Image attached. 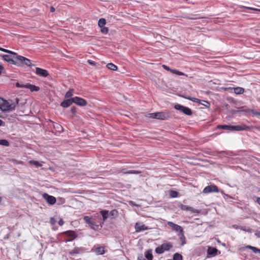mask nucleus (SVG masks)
Masks as SVG:
<instances>
[{
	"instance_id": "19",
	"label": "nucleus",
	"mask_w": 260,
	"mask_h": 260,
	"mask_svg": "<svg viewBox=\"0 0 260 260\" xmlns=\"http://www.w3.org/2000/svg\"><path fill=\"white\" fill-rule=\"evenodd\" d=\"M94 252L96 255H102L105 253V248L103 246H100L94 249Z\"/></svg>"
},
{
	"instance_id": "29",
	"label": "nucleus",
	"mask_w": 260,
	"mask_h": 260,
	"mask_svg": "<svg viewBox=\"0 0 260 260\" xmlns=\"http://www.w3.org/2000/svg\"><path fill=\"white\" fill-rule=\"evenodd\" d=\"M173 260H182V256L178 253H175L173 255Z\"/></svg>"
},
{
	"instance_id": "4",
	"label": "nucleus",
	"mask_w": 260,
	"mask_h": 260,
	"mask_svg": "<svg viewBox=\"0 0 260 260\" xmlns=\"http://www.w3.org/2000/svg\"><path fill=\"white\" fill-rule=\"evenodd\" d=\"M10 103L2 98H0V109L3 111H11Z\"/></svg>"
},
{
	"instance_id": "59",
	"label": "nucleus",
	"mask_w": 260,
	"mask_h": 260,
	"mask_svg": "<svg viewBox=\"0 0 260 260\" xmlns=\"http://www.w3.org/2000/svg\"><path fill=\"white\" fill-rule=\"evenodd\" d=\"M55 8L53 7H51V8H50V11L51 12H54L55 11Z\"/></svg>"
},
{
	"instance_id": "11",
	"label": "nucleus",
	"mask_w": 260,
	"mask_h": 260,
	"mask_svg": "<svg viewBox=\"0 0 260 260\" xmlns=\"http://www.w3.org/2000/svg\"><path fill=\"white\" fill-rule=\"evenodd\" d=\"M168 224L169 226L171 227L174 231L176 232H179L180 234L183 233V229L180 225L175 224L171 221H169L168 222Z\"/></svg>"
},
{
	"instance_id": "2",
	"label": "nucleus",
	"mask_w": 260,
	"mask_h": 260,
	"mask_svg": "<svg viewBox=\"0 0 260 260\" xmlns=\"http://www.w3.org/2000/svg\"><path fill=\"white\" fill-rule=\"evenodd\" d=\"M174 108L176 110L182 112L183 113L186 115L190 116L192 114V112L190 109L187 107L183 106L181 105L176 104L175 105Z\"/></svg>"
},
{
	"instance_id": "52",
	"label": "nucleus",
	"mask_w": 260,
	"mask_h": 260,
	"mask_svg": "<svg viewBox=\"0 0 260 260\" xmlns=\"http://www.w3.org/2000/svg\"><path fill=\"white\" fill-rule=\"evenodd\" d=\"M63 223H64V221L62 219H60V220L58 221V224L60 226L62 225Z\"/></svg>"
},
{
	"instance_id": "33",
	"label": "nucleus",
	"mask_w": 260,
	"mask_h": 260,
	"mask_svg": "<svg viewBox=\"0 0 260 260\" xmlns=\"http://www.w3.org/2000/svg\"><path fill=\"white\" fill-rule=\"evenodd\" d=\"M0 145L8 146L9 145V143L6 140H4V139L0 140Z\"/></svg>"
},
{
	"instance_id": "17",
	"label": "nucleus",
	"mask_w": 260,
	"mask_h": 260,
	"mask_svg": "<svg viewBox=\"0 0 260 260\" xmlns=\"http://www.w3.org/2000/svg\"><path fill=\"white\" fill-rule=\"evenodd\" d=\"M25 88L30 89L31 91H38L40 90L39 87L29 83L25 84Z\"/></svg>"
},
{
	"instance_id": "63",
	"label": "nucleus",
	"mask_w": 260,
	"mask_h": 260,
	"mask_svg": "<svg viewBox=\"0 0 260 260\" xmlns=\"http://www.w3.org/2000/svg\"><path fill=\"white\" fill-rule=\"evenodd\" d=\"M168 260H172V259H168Z\"/></svg>"
},
{
	"instance_id": "41",
	"label": "nucleus",
	"mask_w": 260,
	"mask_h": 260,
	"mask_svg": "<svg viewBox=\"0 0 260 260\" xmlns=\"http://www.w3.org/2000/svg\"><path fill=\"white\" fill-rule=\"evenodd\" d=\"M29 163L31 164H33L37 167H41L42 165L38 161L35 160H30Z\"/></svg>"
},
{
	"instance_id": "3",
	"label": "nucleus",
	"mask_w": 260,
	"mask_h": 260,
	"mask_svg": "<svg viewBox=\"0 0 260 260\" xmlns=\"http://www.w3.org/2000/svg\"><path fill=\"white\" fill-rule=\"evenodd\" d=\"M15 58L19 61L18 63L20 64V66L21 64H23L28 67L34 66V64H31L30 59L22 56L17 55Z\"/></svg>"
},
{
	"instance_id": "15",
	"label": "nucleus",
	"mask_w": 260,
	"mask_h": 260,
	"mask_svg": "<svg viewBox=\"0 0 260 260\" xmlns=\"http://www.w3.org/2000/svg\"><path fill=\"white\" fill-rule=\"evenodd\" d=\"M180 209L182 210H186V211H191L192 213H199V210L197 209H193V208L184 205H181L180 207Z\"/></svg>"
},
{
	"instance_id": "1",
	"label": "nucleus",
	"mask_w": 260,
	"mask_h": 260,
	"mask_svg": "<svg viewBox=\"0 0 260 260\" xmlns=\"http://www.w3.org/2000/svg\"><path fill=\"white\" fill-rule=\"evenodd\" d=\"M148 117L153 119L155 118L160 120H166L169 118V114L164 112H156L148 114Z\"/></svg>"
},
{
	"instance_id": "62",
	"label": "nucleus",
	"mask_w": 260,
	"mask_h": 260,
	"mask_svg": "<svg viewBox=\"0 0 260 260\" xmlns=\"http://www.w3.org/2000/svg\"><path fill=\"white\" fill-rule=\"evenodd\" d=\"M2 202V198L0 197V203Z\"/></svg>"
},
{
	"instance_id": "55",
	"label": "nucleus",
	"mask_w": 260,
	"mask_h": 260,
	"mask_svg": "<svg viewBox=\"0 0 260 260\" xmlns=\"http://www.w3.org/2000/svg\"><path fill=\"white\" fill-rule=\"evenodd\" d=\"M255 235L256 236H257V237H259L260 238V231L259 232H257L255 233Z\"/></svg>"
},
{
	"instance_id": "14",
	"label": "nucleus",
	"mask_w": 260,
	"mask_h": 260,
	"mask_svg": "<svg viewBox=\"0 0 260 260\" xmlns=\"http://www.w3.org/2000/svg\"><path fill=\"white\" fill-rule=\"evenodd\" d=\"M72 103H73V98L67 99L61 103L60 106L63 108H67L70 106Z\"/></svg>"
},
{
	"instance_id": "6",
	"label": "nucleus",
	"mask_w": 260,
	"mask_h": 260,
	"mask_svg": "<svg viewBox=\"0 0 260 260\" xmlns=\"http://www.w3.org/2000/svg\"><path fill=\"white\" fill-rule=\"evenodd\" d=\"M83 219L86 223L89 225L90 227L92 229L96 230L99 229V225L95 224V223L90 217L85 216L84 217Z\"/></svg>"
},
{
	"instance_id": "39",
	"label": "nucleus",
	"mask_w": 260,
	"mask_h": 260,
	"mask_svg": "<svg viewBox=\"0 0 260 260\" xmlns=\"http://www.w3.org/2000/svg\"><path fill=\"white\" fill-rule=\"evenodd\" d=\"M172 73H174V74H175L177 75H179V76H184L185 75V74L183 73V72H180L178 70H174L173 69V70H172Z\"/></svg>"
},
{
	"instance_id": "34",
	"label": "nucleus",
	"mask_w": 260,
	"mask_h": 260,
	"mask_svg": "<svg viewBox=\"0 0 260 260\" xmlns=\"http://www.w3.org/2000/svg\"><path fill=\"white\" fill-rule=\"evenodd\" d=\"M165 251L164 250L162 247L161 245L160 246L157 247L155 249V252L156 253L158 254H161L162 253Z\"/></svg>"
},
{
	"instance_id": "28",
	"label": "nucleus",
	"mask_w": 260,
	"mask_h": 260,
	"mask_svg": "<svg viewBox=\"0 0 260 260\" xmlns=\"http://www.w3.org/2000/svg\"><path fill=\"white\" fill-rule=\"evenodd\" d=\"M106 23V21L105 19L100 18L98 22V25L100 27H102L103 26H105Z\"/></svg>"
},
{
	"instance_id": "25",
	"label": "nucleus",
	"mask_w": 260,
	"mask_h": 260,
	"mask_svg": "<svg viewBox=\"0 0 260 260\" xmlns=\"http://www.w3.org/2000/svg\"><path fill=\"white\" fill-rule=\"evenodd\" d=\"M161 246L162 247V248L164 251H167L170 250L172 246V245L169 243H165L161 245Z\"/></svg>"
},
{
	"instance_id": "54",
	"label": "nucleus",
	"mask_w": 260,
	"mask_h": 260,
	"mask_svg": "<svg viewBox=\"0 0 260 260\" xmlns=\"http://www.w3.org/2000/svg\"><path fill=\"white\" fill-rule=\"evenodd\" d=\"M138 260H146L144 257L142 255L139 256L138 257Z\"/></svg>"
},
{
	"instance_id": "44",
	"label": "nucleus",
	"mask_w": 260,
	"mask_h": 260,
	"mask_svg": "<svg viewBox=\"0 0 260 260\" xmlns=\"http://www.w3.org/2000/svg\"><path fill=\"white\" fill-rule=\"evenodd\" d=\"M162 68L166 70H168V71H170L172 73V70H173V69H171V68H170L168 66H166V65H165V64H163L162 66Z\"/></svg>"
},
{
	"instance_id": "22",
	"label": "nucleus",
	"mask_w": 260,
	"mask_h": 260,
	"mask_svg": "<svg viewBox=\"0 0 260 260\" xmlns=\"http://www.w3.org/2000/svg\"><path fill=\"white\" fill-rule=\"evenodd\" d=\"M145 256L148 260H152L153 255L151 250H148L145 253Z\"/></svg>"
},
{
	"instance_id": "5",
	"label": "nucleus",
	"mask_w": 260,
	"mask_h": 260,
	"mask_svg": "<svg viewBox=\"0 0 260 260\" xmlns=\"http://www.w3.org/2000/svg\"><path fill=\"white\" fill-rule=\"evenodd\" d=\"M219 189L217 186L212 184L208 185L204 188L203 190V193L205 194L211 193V192H218Z\"/></svg>"
},
{
	"instance_id": "16",
	"label": "nucleus",
	"mask_w": 260,
	"mask_h": 260,
	"mask_svg": "<svg viewBox=\"0 0 260 260\" xmlns=\"http://www.w3.org/2000/svg\"><path fill=\"white\" fill-rule=\"evenodd\" d=\"M84 252V249L83 248L76 247L70 252V254L71 255H74L80 253H83Z\"/></svg>"
},
{
	"instance_id": "56",
	"label": "nucleus",
	"mask_w": 260,
	"mask_h": 260,
	"mask_svg": "<svg viewBox=\"0 0 260 260\" xmlns=\"http://www.w3.org/2000/svg\"><path fill=\"white\" fill-rule=\"evenodd\" d=\"M71 112L73 113V114H74L75 113V108H72L71 109Z\"/></svg>"
},
{
	"instance_id": "47",
	"label": "nucleus",
	"mask_w": 260,
	"mask_h": 260,
	"mask_svg": "<svg viewBox=\"0 0 260 260\" xmlns=\"http://www.w3.org/2000/svg\"><path fill=\"white\" fill-rule=\"evenodd\" d=\"M177 192L175 191H172L171 192V196L173 197V198H175V197H177Z\"/></svg>"
},
{
	"instance_id": "35",
	"label": "nucleus",
	"mask_w": 260,
	"mask_h": 260,
	"mask_svg": "<svg viewBox=\"0 0 260 260\" xmlns=\"http://www.w3.org/2000/svg\"><path fill=\"white\" fill-rule=\"evenodd\" d=\"M217 128H221L229 131L230 125H218Z\"/></svg>"
},
{
	"instance_id": "21",
	"label": "nucleus",
	"mask_w": 260,
	"mask_h": 260,
	"mask_svg": "<svg viewBox=\"0 0 260 260\" xmlns=\"http://www.w3.org/2000/svg\"><path fill=\"white\" fill-rule=\"evenodd\" d=\"M19 100L18 98H16L15 101L12 102L11 101L10 106H11V111L14 110L16 106L19 104Z\"/></svg>"
},
{
	"instance_id": "13",
	"label": "nucleus",
	"mask_w": 260,
	"mask_h": 260,
	"mask_svg": "<svg viewBox=\"0 0 260 260\" xmlns=\"http://www.w3.org/2000/svg\"><path fill=\"white\" fill-rule=\"evenodd\" d=\"M36 73L40 76L46 77L49 75L48 71L45 69H43L40 68H36Z\"/></svg>"
},
{
	"instance_id": "46",
	"label": "nucleus",
	"mask_w": 260,
	"mask_h": 260,
	"mask_svg": "<svg viewBox=\"0 0 260 260\" xmlns=\"http://www.w3.org/2000/svg\"><path fill=\"white\" fill-rule=\"evenodd\" d=\"M239 229L248 232H250L251 231V229H246L243 226L239 227Z\"/></svg>"
},
{
	"instance_id": "58",
	"label": "nucleus",
	"mask_w": 260,
	"mask_h": 260,
	"mask_svg": "<svg viewBox=\"0 0 260 260\" xmlns=\"http://www.w3.org/2000/svg\"><path fill=\"white\" fill-rule=\"evenodd\" d=\"M0 50L6 53L7 49L0 47Z\"/></svg>"
},
{
	"instance_id": "38",
	"label": "nucleus",
	"mask_w": 260,
	"mask_h": 260,
	"mask_svg": "<svg viewBox=\"0 0 260 260\" xmlns=\"http://www.w3.org/2000/svg\"><path fill=\"white\" fill-rule=\"evenodd\" d=\"M172 73H174V74H175L177 75H179V76H184L185 75V74L183 73V72H180L178 70H174L173 69V70H172Z\"/></svg>"
},
{
	"instance_id": "27",
	"label": "nucleus",
	"mask_w": 260,
	"mask_h": 260,
	"mask_svg": "<svg viewBox=\"0 0 260 260\" xmlns=\"http://www.w3.org/2000/svg\"><path fill=\"white\" fill-rule=\"evenodd\" d=\"M107 67L111 70L116 71L117 70V67L112 63H109L107 64Z\"/></svg>"
},
{
	"instance_id": "10",
	"label": "nucleus",
	"mask_w": 260,
	"mask_h": 260,
	"mask_svg": "<svg viewBox=\"0 0 260 260\" xmlns=\"http://www.w3.org/2000/svg\"><path fill=\"white\" fill-rule=\"evenodd\" d=\"M1 56L3 57L4 60L7 62H9L13 64L17 65L18 66H20V64L18 63V62L14 59L10 55H1Z\"/></svg>"
},
{
	"instance_id": "50",
	"label": "nucleus",
	"mask_w": 260,
	"mask_h": 260,
	"mask_svg": "<svg viewBox=\"0 0 260 260\" xmlns=\"http://www.w3.org/2000/svg\"><path fill=\"white\" fill-rule=\"evenodd\" d=\"M248 109H244L242 110H237V112H248V111H247Z\"/></svg>"
},
{
	"instance_id": "7",
	"label": "nucleus",
	"mask_w": 260,
	"mask_h": 260,
	"mask_svg": "<svg viewBox=\"0 0 260 260\" xmlns=\"http://www.w3.org/2000/svg\"><path fill=\"white\" fill-rule=\"evenodd\" d=\"M249 129V127L246 125H230L229 131H247Z\"/></svg>"
},
{
	"instance_id": "31",
	"label": "nucleus",
	"mask_w": 260,
	"mask_h": 260,
	"mask_svg": "<svg viewBox=\"0 0 260 260\" xmlns=\"http://www.w3.org/2000/svg\"><path fill=\"white\" fill-rule=\"evenodd\" d=\"M73 95V90L70 89L67 92L65 95L66 99H70V98Z\"/></svg>"
},
{
	"instance_id": "51",
	"label": "nucleus",
	"mask_w": 260,
	"mask_h": 260,
	"mask_svg": "<svg viewBox=\"0 0 260 260\" xmlns=\"http://www.w3.org/2000/svg\"><path fill=\"white\" fill-rule=\"evenodd\" d=\"M6 53H8L9 54H13V55H17V53L13 52L12 51L9 50L7 49Z\"/></svg>"
},
{
	"instance_id": "53",
	"label": "nucleus",
	"mask_w": 260,
	"mask_h": 260,
	"mask_svg": "<svg viewBox=\"0 0 260 260\" xmlns=\"http://www.w3.org/2000/svg\"><path fill=\"white\" fill-rule=\"evenodd\" d=\"M55 222V220H54V219L53 218H51L50 219V223L52 224H54Z\"/></svg>"
},
{
	"instance_id": "42",
	"label": "nucleus",
	"mask_w": 260,
	"mask_h": 260,
	"mask_svg": "<svg viewBox=\"0 0 260 260\" xmlns=\"http://www.w3.org/2000/svg\"><path fill=\"white\" fill-rule=\"evenodd\" d=\"M118 212L116 210H112L111 211L110 213H109V215L112 216H115L117 215Z\"/></svg>"
},
{
	"instance_id": "40",
	"label": "nucleus",
	"mask_w": 260,
	"mask_h": 260,
	"mask_svg": "<svg viewBox=\"0 0 260 260\" xmlns=\"http://www.w3.org/2000/svg\"><path fill=\"white\" fill-rule=\"evenodd\" d=\"M101 28V31L103 34H106L108 32V29L107 27H106L105 26H103Z\"/></svg>"
},
{
	"instance_id": "30",
	"label": "nucleus",
	"mask_w": 260,
	"mask_h": 260,
	"mask_svg": "<svg viewBox=\"0 0 260 260\" xmlns=\"http://www.w3.org/2000/svg\"><path fill=\"white\" fill-rule=\"evenodd\" d=\"M182 97H183V98H185L186 99H188V100H189L192 102H196V103H199L200 102V100L198 99H197V98H191V97H187V96H182Z\"/></svg>"
},
{
	"instance_id": "9",
	"label": "nucleus",
	"mask_w": 260,
	"mask_h": 260,
	"mask_svg": "<svg viewBox=\"0 0 260 260\" xmlns=\"http://www.w3.org/2000/svg\"><path fill=\"white\" fill-rule=\"evenodd\" d=\"M73 103L80 106H85L87 104L86 101L81 98L75 96L73 98Z\"/></svg>"
},
{
	"instance_id": "8",
	"label": "nucleus",
	"mask_w": 260,
	"mask_h": 260,
	"mask_svg": "<svg viewBox=\"0 0 260 260\" xmlns=\"http://www.w3.org/2000/svg\"><path fill=\"white\" fill-rule=\"evenodd\" d=\"M42 197L47 203L51 205H54L56 202V198L54 197L50 196L47 193H44Z\"/></svg>"
},
{
	"instance_id": "60",
	"label": "nucleus",
	"mask_w": 260,
	"mask_h": 260,
	"mask_svg": "<svg viewBox=\"0 0 260 260\" xmlns=\"http://www.w3.org/2000/svg\"><path fill=\"white\" fill-rule=\"evenodd\" d=\"M3 125H4V123L2 120L0 119V126Z\"/></svg>"
},
{
	"instance_id": "20",
	"label": "nucleus",
	"mask_w": 260,
	"mask_h": 260,
	"mask_svg": "<svg viewBox=\"0 0 260 260\" xmlns=\"http://www.w3.org/2000/svg\"><path fill=\"white\" fill-rule=\"evenodd\" d=\"M217 249L215 247H209L207 250V253L209 255H215L217 252Z\"/></svg>"
},
{
	"instance_id": "45",
	"label": "nucleus",
	"mask_w": 260,
	"mask_h": 260,
	"mask_svg": "<svg viewBox=\"0 0 260 260\" xmlns=\"http://www.w3.org/2000/svg\"><path fill=\"white\" fill-rule=\"evenodd\" d=\"M54 127L58 129V131H61L62 130L61 126L57 123H56V124L54 125Z\"/></svg>"
},
{
	"instance_id": "18",
	"label": "nucleus",
	"mask_w": 260,
	"mask_h": 260,
	"mask_svg": "<svg viewBox=\"0 0 260 260\" xmlns=\"http://www.w3.org/2000/svg\"><path fill=\"white\" fill-rule=\"evenodd\" d=\"M100 213L102 216L103 222L105 221L109 215L108 211L106 210H103L100 211Z\"/></svg>"
},
{
	"instance_id": "23",
	"label": "nucleus",
	"mask_w": 260,
	"mask_h": 260,
	"mask_svg": "<svg viewBox=\"0 0 260 260\" xmlns=\"http://www.w3.org/2000/svg\"><path fill=\"white\" fill-rule=\"evenodd\" d=\"M234 93L237 94H242L244 91V89L242 87H237L235 88H234Z\"/></svg>"
},
{
	"instance_id": "37",
	"label": "nucleus",
	"mask_w": 260,
	"mask_h": 260,
	"mask_svg": "<svg viewBox=\"0 0 260 260\" xmlns=\"http://www.w3.org/2000/svg\"><path fill=\"white\" fill-rule=\"evenodd\" d=\"M141 172L140 171H136V170H129V171H128L126 172H124V174H140L141 173Z\"/></svg>"
},
{
	"instance_id": "32",
	"label": "nucleus",
	"mask_w": 260,
	"mask_h": 260,
	"mask_svg": "<svg viewBox=\"0 0 260 260\" xmlns=\"http://www.w3.org/2000/svg\"><path fill=\"white\" fill-rule=\"evenodd\" d=\"M180 241L182 242L181 245L183 246L185 244V237L183 235V232L182 233H180Z\"/></svg>"
},
{
	"instance_id": "12",
	"label": "nucleus",
	"mask_w": 260,
	"mask_h": 260,
	"mask_svg": "<svg viewBox=\"0 0 260 260\" xmlns=\"http://www.w3.org/2000/svg\"><path fill=\"white\" fill-rule=\"evenodd\" d=\"M135 228L136 232H140L141 231L147 230L148 229V227L144 224L140 222H137L135 225Z\"/></svg>"
},
{
	"instance_id": "48",
	"label": "nucleus",
	"mask_w": 260,
	"mask_h": 260,
	"mask_svg": "<svg viewBox=\"0 0 260 260\" xmlns=\"http://www.w3.org/2000/svg\"><path fill=\"white\" fill-rule=\"evenodd\" d=\"M87 62L89 64H90V65H92V66H94L96 64V63L95 61L91 60H88L87 61Z\"/></svg>"
},
{
	"instance_id": "24",
	"label": "nucleus",
	"mask_w": 260,
	"mask_h": 260,
	"mask_svg": "<svg viewBox=\"0 0 260 260\" xmlns=\"http://www.w3.org/2000/svg\"><path fill=\"white\" fill-rule=\"evenodd\" d=\"M65 234L72 238V239L69 240L68 241H72V240L74 239L76 237V234L73 231H67L65 232Z\"/></svg>"
},
{
	"instance_id": "49",
	"label": "nucleus",
	"mask_w": 260,
	"mask_h": 260,
	"mask_svg": "<svg viewBox=\"0 0 260 260\" xmlns=\"http://www.w3.org/2000/svg\"><path fill=\"white\" fill-rule=\"evenodd\" d=\"M244 8H246L247 9H248V10H254V11H260V10H258V9H255V8H251V7H244Z\"/></svg>"
},
{
	"instance_id": "36",
	"label": "nucleus",
	"mask_w": 260,
	"mask_h": 260,
	"mask_svg": "<svg viewBox=\"0 0 260 260\" xmlns=\"http://www.w3.org/2000/svg\"><path fill=\"white\" fill-rule=\"evenodd\" d=\"M248 113H251L253 115L260 116V112H256L252 109H248Z\"/></svg>"
},
{
	"instance_id": "43",
	"label": "nucleus",
	"mask_w": 260,
	"mask_h": 260,
	"mask_svg": "<svg viewBox=\"0 0 260 260\" xmlns=\"http://www.w3.org/2000/svg\"><path fill=\"white\" fill-rule=\"evenodd\" d=\"M16 86L18 88H25V84L16 83Z\"/></svg>"
},
{
	"instance_id": "26",
	"label": "nucleus",
	"mask_w": 260,
	"mask_h": 260,
	"mask_svg": "<svg viewBox=\"0 0 260 260\" xmlns=\"http://www.w3.org/2000/svg\"><path fill=\"white\" fill-rule=\"evenodd\" d=\"M246 248L251 250L254 253L258 252L260 253V249H258L255 247L252 246L251 245H247Z\"/></svg>"
},
{
	"instance_id": "61",
	"label": "nucleus",
	"mask_w": 260,
	"mask_h": 260,
	"mask_svg": "<svg viewBox=\"0 0 260 260\" xmlns=\"http://www.w3.org/2000/svg\"><path fill=\"white\" fill-rule=\"evenodd\" d=\"M234 228H236V229L239 228L238 227V226H236V225H234Z\"/></svg>"
},
{
	"instance_id": "57",
	"label": "nucleus",
	"mask_w": 260,
	"mask_h": 260,
	"mask_svg": "<svg viewBox=\"0 0 260 260\" xmlns=\"http://www.w3.org/2000/svg\"><path fill=\"white\" fill-rule=\"evenodd\" d=\"M256 202L260 205V197L257 198Z\"/></svg>"
}]
</instances>
